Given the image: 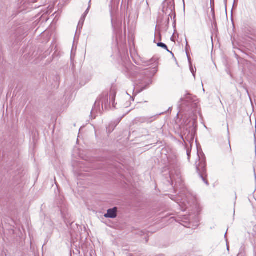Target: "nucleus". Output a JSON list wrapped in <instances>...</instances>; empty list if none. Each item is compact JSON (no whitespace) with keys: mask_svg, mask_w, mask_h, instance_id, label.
<instances>
[{"mask_svg":"<svg viewBox=\"0 0 256 256\" xmlns=\"http://www.w3.org/2000/svg\"><path fill=\"white\" fill-rule=\"evenodd\" d=\"M46 32V30H43V32Z\"/></svg>","mask_w":256,"mask_h":256,"instance_id":"c85d7f7f","label":"nucleus"},{"mask_svg":"<svg viewBox=\"0 0 256 256\" xmlns=\"http://www.w3.org/2000/svg\"><path fill=\"white\" fill-rule=\"evenodd\" d=\"M198 107V102L196 98L193 100V102L189 106L188 108L191 110H195Z\"/></svg>","mask_w":256,"mask_h":256,"instance_id":"9b49d317","label":"nucleus"},{"mask_svg":"<svg viewBox=\"0 0 256 256\" xmlns=\"http://www.w3.org/2000/svg\"><path fill=\"white\" fill-rule=\"evenodd\" d=\"M196 98V96H192L190 94H187L184 98L180 99V101L182 102V104H185L188 107Z\"/></svg>","mask_w":256,"mask_h":256,"instance_id":"39448f33","label":"nucleus"},{"mask_svg":"<svg viewBox=\"0 0 256 256\" xmlns=\"http://www.w3.org/2000/svg\"><path fill=\"white\" fill-rule=\"evenodd\" d=\"M170 178H171V180L172 181H173L174 180H175V178L172 172H170Z\"/></svg>","mask_w":256,"mask_h":256,"instance_id":"a211bd4d","label":"nucleus"},{"mask_svg":"<svg viewBox=\"0 0 256 256\" xmlns=\"http://www.w3.org/2000/svg\"><path fill=\"white\" fill-rule=\"evenodd\" d=\"M49 12L48 10L44 11L43 14L41 16L38 18L40 19V21L42 22H46L48 18L47 17V14H48Z\"/></svg>","mask_w":256,"mask_h":256,"instance_id":"9d476101","label":"nucleus"},{"mask_svg":"<svg viewBox=\"0 0 256 256\" xmlns=\"http://www.w3.org/2000/svg\"><path fill=\"white\" fill-rule=\"evenodd\" d=\"M174 32H176V26L174 25Z\"/></svg>","mask_w":256,"mask_h":256,"instance_id":"5701e85b","label":"nucleus"},{"mask_svg":"<svg viewBox=\"0 0 256 256\" xmlns=\"http://www.w3.org/2000/svg\"><path fill=\"white\" fill-rule=\"evenodd\" d=\"M198 161H196L195 163L197 172L200 176L202 178L204 182L208 185V182L206 180V158L203 154H199L198 153Z\"/></svg>","mask_w":256,"mask_h":256,"instance_id":"f03ea898","label":"nucleus"},{"mask_svg":"<svg viewBox=\"0 0 256 256\" xmlns=\"http://www.w3.org/2000/svg\"><path fill=\"white\" fill-rule=\"evenodd\" d=\"M176 34H178V37L179 36V34L178 33H175V32H174V36Z\"/></svg>","mask_w":256,"mask_h":256,"instance_id":"b1692460","label":"nucleus"},{"mask_svg":"<svg viewBox=\"0 0 256 256\" xmlns=\"http://www.w3.org/2000/svg\"><path fill=\"white\" fill-rule=\"evenodd\" d=\"M124 39H126V33H124Z\"/></svg>","mask_w":256,"mask_h":256,"instance_id":"a878e982","label":"nucleus"},{"mask_svg":"<svg viewBox=\"0 0 256 256\" xmlns=\"http://www.w3.org/2000/svg\"><path fill=\"white\" fill-rule=\"evenodd\" d=\"M158 39L160 40H162V36L160 33H154V42H156V40Z\"/></svg>","mask_w":256,"mask_h":256,"instance_id":"dca6fc26","label":"nucleus"},{"mask_svg":"<svg viewBox=\"0 0 256 256\" xmlns=\"http://www.w3.org/2000/svg\"><path fill=\"white\" fill-rule=\"evenodd\" d=\"M226 147L230 152L232 151V148H231L230 140H228V144H226Z\"/></svg>","mask_w":256,"mask_h":256,"instance_id":"f3484780","label":"nucleus"},{"mask_svg":"<svg viewBox=\"0 0 256 256\" xmlns=\"http://www.w3.org/2000/svg\"><path fill=\"white\" fill-rule=\"evenodd\" d=\"M168 20H168H166L162 24H158L156 27L155 32H164L167 31L168 30Z\"/></svg>","mask_w":256,"mask_h":256,"instance_id":"0eeeda50","label":"nucleus"},{"mask_svg":"<svg viewBox=\"0 0 256 256\" xmlns=\"http://www.w3.org/2000/svg\"><path fill=\"white\" fill-rule=\"evenodd\" d=\"M157 46L159 47H161L164 49L166 50L168 52H170L172 54H173L168 50V46L166 44L162 42H158L157 43Z\"/></svg>","mask_w":256,"mask_h":256,"instance_id":"2eb2a0df","label":"nucleus"},{"mask_svg":"<svg viewBox=\"0 0 256 256\" xmlns=\"http://www.w3.org/2000/svg\"><path fill=\"white\" fill-rule=\"evenodd\" d=\"M211 1H212L213 2H214V0H211Z\"/></svg>","mask_w":256,"mask_h":256,"instance_id":"7c9ffc66","label":"nucleus"},{"mask_svg":"<svg viewBox=\"0 0 256 256\" xmlns=\"http://www.w3.org/2000/svg\"><path fill=\"white\" fill-rule=\"evenodd\" d=\"M156 118V116L139 117L136 118L134 120V122L136 124H139L145 122L151 123L154 120H155Z\"/></svg>","mask_w":256,"mask_h":256,"instance_id":"20e7f679","label":"nucleus"},{"mask_svg":"<svg viewBox=\"0 0 256 256\" xmlns=\"http://www.w3.org/2000/svg\"><path fill=\"white\" fill-rule=\"evenodd\" d=\"M90 4H91V0H90L89 2H88V8H87V9L85 11L84 13L82 15V16L81 17V18H84V20H85L86 16L87 15V14H88V12L90 10Z\"/></svg>","mask_w":256,"mask_h":256,"instance_id":"4468645a","label":"nucleus"},{"mask_svg":"<svg viewBox=\"0 0 256 256\" xmlns=\"http://www.w3.org/2000/svg\"><path fill=\"white\" fill-rule=\"evenodd\" d=\"M184 37H185V38H186V36L185 34H184ZM186 46H188V42H187L186 38Z\"/></svg>","mask_w":256,"mask_h":256,"instance_id":"393cba45","label":"nucleus"},{"mask_svg":"<svg viewBox=\"0 0 256 256\" xmlns=\"http://www.w3.org/2000/svg\"><path fill=\"white\" fill-rule=\"evenodd\" d=\"M214 2L213 3V2L210 0V5H211V6H212V5H214Z\"/></svg>","mask_w":256,"mask_h":256,"instance_id":"4be33fe9","label":"nucleus"},{"mask_svg":"<svg viewBox=\"0 0 256 256\" xmlns=\"http://www.w3.org/2000/svg\"><path fill=\"white\" fill-rule=\"evenodd\" d=\"M147 66H150L151 64H154V66L156 67L158 66L157 59L156 58H152L148 62Z\"/></svg>","mask_w":256,"mask_h":256,"instance_id":"ddd939ff","label":"nucleus"},{"mask_svg":"<svg viewBox=\"0 0 256 256\" xmlns=\"http://www.w3.org/2000/svg\"><path fill=\"white\" fill-rule=\"evenodd\" d=\"M166 0H164L163 2L164 7L162 8V12L165 13L166 14H168L169 16H171V18H172V15L173 14L175 10V5L174 2V0L172 1L168 2H167V7L165 8V6L166 4Z\"/></svg>","mask_w":256,"mask_h":256,"instance_id":"7ed1b4c3","label":"nucleus"},{"mask_svg":"<svg viewBox=\"0 0 256 256\" xmlns=\"http://www.w3.org/2000/svg\"><path fill=\"white\" fill-rule=\"evenodd\" d=\"M190 138L192 140H193V139H194V134H193L192 133L190 134Z\"/></svg>","mask_w":256,"mask_h":256,"instance_id":"412c9836","label":"nucleus"},{"mask_svg":"<svg viewBox=\"0 0 256 256\" xmlns=\"http://www.w3.org/2000/svg\"><path fill=\"white\" fill-rule=\"evenodd\" d=\"M118 208L114 207L112 208L108 209L107 213L104 214V216L106 218H114L117 216Z\"/></svg>","mask_w":256,"mask_h":256,"instance_id":"423d86ee","label":"nucleus"},{"mask_svg":"<svg viewBox=\"0 0 256 256\" xmlns=\"http://www.w3.org/2000/svg\"><path fill=\"white\" fill-rule=\"evenodd\" d=\"M121 34H122V33H120V32L116 33V40H118V38L120 36V35Z\"/></svg>","mask_w":256,"mask_h":256,"instance_id":"6ab92c4d","label":"nucleus"},{"mask_svg":"<svg viewBox=\"0 0 256 256\" xmlns=\"http://www.w3.org/2000/svg\"><path fill=\"white\" fill-rule=\"evenodd\" d=\"M154 72H156V70H154Z\"/></svg>","mask_w":256,"mask_h":256,"instance_id":"bb28decb","label":"nucleus"},{"mask_svg":"<svg viewBox=\"0 0 256 256\" xmlns=\"http://www.w3.org/2000/svg\"><path fill=\"white\" fill-rule=\"evenodd\" d=\"M212 40V36H211Z\"/></svg>","mask_w":256,"mask_h":256,"instance_id":"c756f323","label":"nucleus"},{"mask_svg":"<svg viewBox=\"0 0 256 256\" xmlns=\"http://www.w3.org/2000/svg\"><path fill=\"white\" fill-rule=\"evenodd\" d=\"M116 92L114 90H111L110 95L108 94H103L100 100H97L94 104V106L92 108V112H97L98 110H100V105H102V108L107 110L108 109L112 104L113 108H115L114 100Z\"/></svg>","mask_w":256,"mask_h":256,"instance_id":"f257e3e1","label":"nucleus"},{"mask_svg":"<svg viewBox=\"0 0 256 256\" xmlns=\"http://www.w3.org/2000/svg\"><path fill=\"white\" fill-rule=\"evenodd\" d=\"M120 120H118L110 124L109 126L107 128V130L108 132H111L114 130V128L118 125V124L120 122Z\"/></svg>","mask_w":256,"mask_h":256,"instance_id":"1a4fd4ad","label":"nucleus"},{"mask_svg":"<svg viewBox=\"0 0 256 256\" xmlns=\"http://www.w3.org/2000/svg\"><path fill=\"white\" fill-rule=\"evenodd\" d=\"M190 152L189 150H187V155H188V160H190Z\"/></svg>","mask_w":256,"mask_h":256,"instance_id":"aec40b11","label":"nucleus"},{"mask_svg":"<svg viewBox=\"0 0 256 256\" xmlns=\"http://www.w3.org/2000/svg\"><path fill=\"white\" fill-rule=\"evenodd\" d=\"M212 28H213V30L216 32L218 30V28L216 22L214 9L213 8H212Z\"/></svg>","mask_w":256,"mask_h":256,"instance_id":"6e6552de","label":"nucleus"},{"mask_svg":"<svg viewBox=\"0 0 256 256\" xmlns=\"http://www.w3.org/2000/svg\"><path fill=\"white\" fill-rule=\"evenodd\" d=\"M77 36V33H76L75 38Z\"/></svg>","mask_w":256,"mask_h":256,"instance_id":"cd10ccee","label":"nucleus"},{"mask_svg":"<svg viewBox=\"0 0 256 256\" xmlns=\"http://www.w3.org/2000/svg\"><path fill=\"white\" fill-rule=\"evenodd\" d=\"M84 18H81L80 20V21L78 22V24L77 26V28L76 32H78V30H79L80 31L82 28L84 24Z\"/></svg>","mask_w":256,"mask_h":256,"instance_id":"f8f14e48","label":"nucleus"}]
</instances>
